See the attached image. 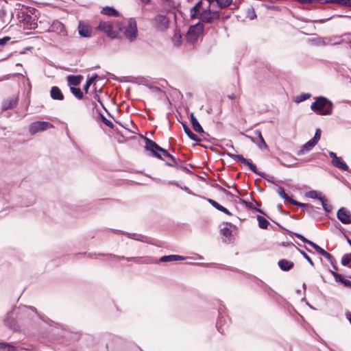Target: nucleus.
Returning a JSON list of instances; mask_svg holds the SVG:
<instances>
[{
    "mask_svg": "<svg viewBox=\"0 0 351 351\" xmlns=\"http://www.w3.org/2000/svg\"><path fill=\"white\" fill-rule=\"evenodd\" d=\"M333 103L324 96L315 97V101L311 105V109L321 116L330 115L333 110Z\"/></svg>",
    "mask_w": 351,
    "mask_h": 351,
    "instance_id": "obj_1",
    "label": "nucleus"
},
{
    "mask_svg": "<svg viewBox=\"0 0 351 351\" xmlns=\"http://www.w3.org/2000/svg\"><path fill=\"white\" fill-rule=\"evenodd\" d=\"M225 154H227L230 158H232L234 161L241 162L243 165L247 166L253 173L260 176L262 178L265 179V180L271 183H274V178L272 176H269L264 172L259 171L256 166L254 165L251 160L244 158L242 155L234 154L230 152H226Z\"/></svg>",
    "mask_w": 351,
    "mask_h": 351,
    "instance_id": "obj_2",
    "label": "nucleus"
},
{
    "mask_svg": "<svg viewBox=\"0 0 351 351\" xmlns=\"http://www.w3.org/2000/svg\"><path fill=\"white\" fill-rule=\"evenodd\" d=\"M15 13L19 21L23 23V28L27 29H35L38 27L36 16L29 14L26 8H15Z\"/></svg>",
    "mask_w": 351,
    "mask_h": 351,
    "instance_id": "obj_3",
    "label": "nucleus"
},
{
    "mask_svg": "<svg viewBox=\"0 0 351 351\" xmlns=\"http://www.w3.org/2000/svg\"><path fill=\"white\" fill-rule=\"evenodd\" d=\"M145 141V149L150 153L152 156L163 160L162 154H168V150L159 146L155 141L146 136H141Z\"/></svg>",
    "mask_w": 351,
    "mask_h": 351,
    "instance_id": "obj_4",
    "label": "nucleus"
},
{
    "mask_svg": "<svg viewBox=\"0 0 351 351\" xmlns=\"http://www.w3.org/2000/svg\"><path fill=\"white\" fill-rule=\"evenodd\" d=\"M119 29L124 32V35L130 41H134L138 35L136 21L134 18H130L128 26L125 27L122 25H119Z\"/></svg>",
    "mask_w": 351,
    "mask_h": 351,
    "instance_id": "obj_5",
    "label": "nucleus"
},
{
    "mask_svg": "<svg viewBox=\"0 0 351 351\" xmlns=\"http://www.w3.org/2000/svg\"><path fill=\"white\" fill-rule=\"evenodd\" d=\"M163 156L171 160V161L165 162V165L167 166L175 167L177 169H180L189 175L193 173L192 171L187 167V165L190 166L191 167H193V166L191 164H186L183 160L176 158L169 152L167 154H165Z\"/></svg>",
    "mask_w": 351,
    "mask_h": 351,
    "instance_id": "obj_6",
    "label": "nucleus"
},
{
    "mask_svg": "<svg viewBox=\"0 0 351 351\" xmlns=\"http://www.w3.org/2000/svg\"><path fill=\"white\" fill-rule=\"evenodd\" d=\"M226 308L224 306L221 305L218 308V319L216 322V328L217 330L223 334L224 332L223 326L228 324L229 319L226 316Z\"/></svg>",
    "mask_w": 351,
    "mask_h": 351,
    "instance_id": "obj_7",
    "label": "nucleus"
},
{
    "mask_svg": "<svg viewBox=\"0 0 351 351\" xmlns=\"http://www.w3.org/2000/svg\"><path fill=\"white\" fill-rule=\"evenodd\" d=\"M99 255L101 256H108L112 257L113 258L120 261V260H126L128 261H134L137 264H150L153 262L151 261V258H142V257H125L123 256H117L113 254H99Z\"/></svg>",
    "mask_w": 351,
    "mask_h": 351,
    "instance_id": "obj_8",
    "label": "nucleus"
},
{
    "mask_svg": "<svg viewBox=\"0 0 351 351\" xmlns=\"http://www.w3.org/2000/svg\"><path fill=\"white\" fill-rule=\"evenodd\" d=\"M53 128V125L48 121H35L32 123L29 127V132L31 134H35L39 132L47 130Z\"/></svg>",
    "mask_w": 351,
    "mask_h": 351,
    "instance_id": "obj_9",
    "label": "nucleus"
},
{
    "mask_svg": "<svg viewBox=\"0 0 351 351\" xmlns=\"http://www.w3.org/2000/svg\"><path fill=\"white\" fill-rule=\"evenodd\" d=\"M97 29L112 39L117 38L118 36V33L113 30L112 25L108 22L100 21Z\"/></svg>",
    "mask_w": 351,
    "mask_h": 351,
    "instance_id": "obj_10",
    "label": "nucleus"
},
{
    "mask_svg": "<svg viewBox=\"0 0 351 351\" xmlns=\"http://www.w3.org/2000/svg\"><path fill=\"white\" fill-rule=\"evenodd\" d=\"M337 217L343 224L351 223L350 212L344 207H341L337 210Z\"/></svg>",
    "mask_w": 351,
    "mask_h": 351,
    "instance_id": "obj_11",
    "label": "nucleus"
},
{
    "mask_svg": "<svg viewBox=\"0 0 351 351\" xmlns=\"http://www.w3.org/2000/svg\"><path fill=\"white\" fill-rule=\"evenodd\" d=\"M48 32H56L60 35L64 36L67 35L64 24L58 20H55L53 21L52 24L48 29Z\"/></svg>",
    "mask_w": 351,
    "mask_h": 351,
    "instance_id": "obj_12",
    "label": "nucleus"
},
{
    "mask_svg": "<svg viewBox=\"0 0 351 351\" xmlns=\"http://www.w3.org/2000/svg\"><path fill=\"white\" fill-rule=\"evenodd\" d=\"M154 21L156 27L159 30H165L168 27L169 20L165 15L156 16Z\"/></svg>",
    "mask_w": 351,
    "mask_h": 351,
    "instance_id": "obj_13",
    "label": "nucleus"
},
{
    "mask_svg": "<svg viewBox=\"0 0 351 351\" xmlns=\"http://www.w3.org/2000/svg\"><path fill=\"white\" fill-rule=\"evenodd\" d=\"M204 30V25L202 22H198L195 25H191L188 31V34L190 36L197 38Z\"/></svg>",
    "mask_w": 351,
    "mask_h": 351,
    "instance_id": "obj_14",
    "label": "nucleus"
},
{
    "mask_svg": "<svg viewBox=\"0 0 351 351\" xmlns=\"http://www.w3.org/2000/svg\"><path fill=\"white\" fill-rule=\"evenodd\" d=\"M32 310L33 312H34L36 314H37L36 308L32 306H19L17 309V315L18 317L20 319H23L28 317L29 315V311Z\"/></svg>",
    "mask_w": 351,
    "mask_h": 351,
    "instance_id": "obj_15",
    "label": "nucleus"
},
{
    "mask_svg": "<svg viewBox=\"0 0 351 351\" xmlns=\"http://www.w3.org/2000/svg\"><path fill=\"white\" fill-rule=\"evenodd\" d=\"M17 104L18 97L13 96L3 101L1 108L3 110L13 109L16 106Z\"/></svg>",
    "mask_w": 351,
    "mask_h": 351,
    "instance_id": "obj_16",
    "label": "nucleus"
},
{
    "mask_svg": "<svg viewBox=\"0 0 351 351\" xmlns=\"http://www.w3.org/2000/svg\"><path fill=\"white\" fill-rule=\"evenodd\" d=\"M190 119H191L192 128L196 132L199 133V134L204 133V134H205V135L209 136V134L208 133L204 132L202 125L199 124V121L195 117L193 112H191L190 114Z\"/></svg>",
    "mask_w": 351,
    "mask_h": 351,
    "instance_id": "obj_17",
    "label": "nucleus"
},
{
    "mask_svg": "<svg viewBox=\"0 0 351 351\" xmlns=\"http://www.w3.org/2000/svg\"><path fill=\"white\" fill-rule=\"evenodd\" d=\"M3 321L5 324L12 330L15 331H18L20 330V326L18 324V321L15 318L9 316V313L8 314V316L4 319Z\"/></svg>",
    "mask_w": 351,
    "mask_h": 351,
    "instance_id": "obj_18",
    "label": "nucleus"
},
{
    "mask_svg": "<svg viewBox=\"0 0 351 351\" xmlns=\"http://www.w3.org/2000/svg\"><path fill=\"white\" fill-rule=\"evenodd\" d=\"M279 268L283 271H289L294 267L293 262L282 258L278 262Z\"/></svg>",
    "mask_w": 351,
    "mask_h": 351,
    "instance_id": "obj_19",
    "label": "nucleus"
},
{
    "mask_svg": "<svg viewBox=\"0 0 351 351\" xmlns=\"http://www.w3.org/2000/svg\"><path fill=\"white\" fill-rule=\"evenodd\" d=\"M210 5H208L207 9L203 10L199 14L200 22L204 23H208V24H210L213 22V21L212 19V16L210 14Z\"/></svg>",
    "mask_w": 351,
    "mask_h": 351,
    "instance_id": "obj_20",
    "label": "nucleus"
},
{
    "mask_svg": "<svg viewBox=\"0 0 351 351\" xmlns=\"http://www.w3.org/2000/svg\"><path fill=\"white\" fill-rule=\"evenodd\" d=\"M50 96L53 100L62 101L64 99V95L59 87L54 86L50 90Z\"/></svg>",
    "mask_w": 351,
    "mask_h": 351,
    "instance_id": "obj_21",
    "label": "nucleus"
},
{
    "mask_svg": "<svg viewBox=\"0 0 351 351\" xmlns=\"http://www.w3.org/2000/svg\"><path fill=\"white\" fill-rule=\"evenodd\" d=\"M186 258H187L185 256L176 255V254H171V255H167V256H163L160 257L159 258L158 261L167 263V262H171V261H184Z\"/></svg>",
    "mask_w": 351,
    "mask_h": 351,
    "instance_id": "obj_22",
    "label": "nucleus"
},
{
    "mask_svg": "<svg viewBox=\"0 0 351 351\" xmlns=\"http://www.w3.org/2000/svg\"><path fill=\"white\" fill-rule=\"evenodd\" d=\"M83 77L81 75H69L67 76V82L70 86H77L80 84Z\"/></svg>",
    "mask_w": 351,
    "mask_h": 351,
    "instance_id": "obj_23",
    "label": "nucleus"
},
{
    "mask_svg": "<svg viewBox=\"0 0 351 351\" xmlns=\"http://www.w3.org/2000/svg\"><path fill=\"white\" fill-rule=\"evenodd\" d=\"M78 32L79 34L84 38H88L90 36V30L89 26L80 22L78 25Z\"/></svg>",
    "mask_w": 351,
    "mask_h": 351,
    "instance_id": "obj_24",
    "label": "nucleus"
},
{
    "mask_svg": "<svg viewBox=\"0 0 351 351\" xmlns=\"http://www.w3.org/2000/svg\"><path fill=\"white\" fill-rule=\"evenodd\" d=\"M16 14L14 12H11L10 16H8L7 11L2 8L0 10V21L2 23L3 25L8 24L11 20V18L14 16V14Z\"/></svg>",
    "mask_w": 351,
    "mask_h": 351,
    "instance_id": "obj_25",
    "label": "nucleus"
},
{
    "mask_svg": "<svg viewBox=\"0 0 351 351\" xmlns=\"http://www.w3.org/2000/svg\"><path fill=\"white\" fill-rule=\"evenodd\" d=\"M316 143L313 142L311 139L304 144L300 150L297 152V154L298 156H302L304 154L305 152H308L313 149L315 146Z\"/></svg>",
    "mask_w": 351,
    "mask_h": 351,
    "instance_id": "obj_26",
    "label": "nucleus"
},
{
    "mask_svg": "<svg viewBox=\"0 0 351 351\" xmlns=\"http://www.w3.org/2000/svg\"><path fill=\"white\" fill-rule=\"evenodd\" d=\"M183 130L187 136L192 141L195 142H199L201 141L200 138L198 137L196 134H195L190 128L186 125V123H182Z\"/></svg>",
    "mask_w": 351,
    "mask_h": 351,
    "instance_id": "obj_27",
    "label": "nucleus"
},
{
    "mask_svg": "<svg viewBox=\"0 0 351 351\" xmlns=\"http://www.w3.org/2000/svg\"><path fill=\"white\" fill-rule=\"evenodd\" d=\"M202 1H199L193 7L191 8L190 10V17L191 19H195L197 17L198 15H199L200 12V8L202 6Z\"/></svg>",
    "mask_w": 351,
    "mask_h": 351,
    "instance_id": "obj_28",
    "label": "nucleus"
},
{
    "mask_svg": "<svg viewBox=\"0 0 351 351\" xmlns=\"http://www.w3.org/2000/svg\"><path fill=\"white\" fill-rule=\"evenodd\" d=\"M101 13L109 16H119V12L112 6H106L102 8Z\"/></svg>",
    "mask_w": 351,
    "mask_h": 351,
    "instance_id": "obj_29",
    "label": "nucleus"
},
{
    "mask_svg": "<svg viewBox=\"0 0 351 351\" xmlns=\"http://www.w3.org/2000/svg\"><path fill=\"white\" fill-rule=\"evenodd\" d=\"M256 219L260 228L267 229L268 228L269 222L267 219L261 215H257Z\"/></svg>",
    "mask_w": 351,
    "mask_h": 351,
    "instance_id": "obj_30",
    "label": "nucleus"
},
{
    "mask_svg": "<svg viewBox=\"0 0 351 351\" xmlns=\"http://www.w3.org/2000/svg\"><path fill=\"white\" fill-rule=\"evenodd\" d=\"M305 196L308 198L317 199L319 200H320L324 197L320 192H318L315 190L306 192L305 193Z\"/></svg>",
    "mask_w": 351,
    "mask_h": 351,
    "instance_id": "obj_31",
    "label": "nucleus"
},
{
    "mask_svg": "<svg viewBox=\"0 0 351 351\" xmlns=\"http://www.w3.org/2000/svg\"><path fill=\"white\" fill-rule=\"evenodd\" d=\"M70 91L77 99H83L84 93L80 88L70 86Z\"/></svg>",
    "mask_w": 351,
    "mask_h": 351,
    "instance_id": "obj_32",
    "label": "nucleus"
},
{
    "mask_svg": "<svg viewBox=\"0 0 351 351\" xmlns=\"http://www.w3.org/2000/svg\"><path fill=\"white\" fill-rule=\"evenodd\" d=\"M285 161H283L282 160H280V162L282 165L285 167H291L293 164L288 163L291 162L293 161L297 160V158L292 156L291 154H287V156H285Z\"/></svg>",
    "mask_w": 351,
    "mask_h": 351,
    "instance_id": "obj_33",
    "label": "nucleus"
},
{
    "mask_svg": "<svg viewBox=\"0 0 351 351\" xmlns=\"http://www.w3.org/2000/svg\"><path fill=\"white\" fill-rule=\"evenodd\" d=\"M122 234L127 236L130 239H132L134 240L145 242L146 239L144 236L142 235H136L135 233H129L127 232H122Z\"/></svg>",
    "mask_w": 351,
    "mask_h": 351,
    "instance_id": "obj_34",
    "label": "nucleus"
},
{
    "mask_svg": "<svg viewBox=\"0 0 351 351\" xmlns=\"http://www.w3.org/2000/svg\"><path fill=\"white\" fill-rule=\"evenodd\" d=\"M343 266H347L351 268V253L345 254L341 260Z\"/></svg>",
    "mask_w": 351,
    "mask_h": 351,
    "instance_id": "obj_35",
    "label": "nucleus"
},
{
    "mask_svg": "<svg viewBox=\"0 0 351 351\" xmlns=\"http://www.w3.org/2000/svg\"><path fill=\"white\" fill-rule=\"evenodd\" d=\"M311 97V94L308 93H302L300 95L296 96L294 98V101L295 103H300L306 101Z\"/></svg>",
    "mask_w": 351,
    "mask_h": 351,
    "instance_id": "obj_36",
    "label": "nucleus"
},
{
    "mask_svg": "<svg viewBox=\"0 0 351 351\" xmlns=\"http://www.w3.org/2000/svg\"><path fill=\"white\" fill-rule=\"evenodd\" d=\"M247 138H249L253 143H255L256 144V145L261 149H266L267 148V143H265V140L263 138H261V140H258L257 142H256L254 141V137H252V136H246Z\"/></svg>",
    "mask_w": 351,
    "mask_h": 351,
    "instance_id": "obj_37",
    "label": "nucleus"
},
{
    "mask_svg": "<svg viewBox=\"0 0 351 351\" xmlns=\"http://www.w3.org/2000/svg\"><path fill=\"white\" fill-rule=\"evenodd\" d=\"M0 351H19V350L10 344L0 343Z\"/></svg>",
    "mask_w": 351,
    "mask_h": 351,
    "instance_id": "obj_38",
    "label": "nucleus"
},
{
    "mask_svg": "<svg viewBox=\"0 0 351 351\" xmlns=\"http://www.w3.org/2000/svg\"><path fill=\"white\" fill-rule=\"evenodd\" d=\"M319 201L321 202V204L324 211L327 213H330L332 207L330 204L327 203V199H326L325 196H324Z\"/></svg>",
    "mask_w": 351,
    "mask_h": 351,
    "instance_id": "obj_39",
    "label": "nucleus"
},
{
    "mask_svg": "<svg viewBox=\"0 0 351 351\" xmlns=\"http://www.w3.org/2000/svg\"><path fill=\"white\" fill-rule=\"evenodd\" d=\"M97 77L98 75L97 74H94L91 77L87 79L86 82L84 86V90L86 93H88L89 87Z\"/></svg>",
    "mask_w": 351,
    "mask_h": 351,
    "instance_id": "obj_40",
    "label": "nucleus"
},
{
    "mask_svg": "<svg viewBox=\"0 0 351 351\" xmlns=\"http://www.w3.org/2000/svg\"><path fill=\"white\" fill-rule=\"evenodd\" d=\"M277 192L278 195L284 199L285 201H287L290 203V201L293 199V198L290 197L285 192L284 189L282 186H278L277 189Z\"/></svg>",
    "mask_w": 351,
    "mask_h": 351,
    "instance_id": "obj_41",
    "label": "nucleus"
},
{
    "mask_svg": "<svg viewBox=\"0 0 351 351\" xmlns=\"http://www.w3.org/2000/svg\"><path fill=\"white\" fill-rule=\"evenodd\" d=\"M211 186L213 188H215V189L221 191L222 193H223L227 196L233 197V195H232V193L231 192H230L229 191L226 190V189H224L223 187H222L221 186H220L217 183H213V184H211Z\"/></svg>",
    "mask_w": 351,
    "mask_h": 351,
    "instance_id": "obj_42",
    "label": "nucleus"
},
{
    "mask_svg": "<svg viewBox=\"0 0 351 351\" xmlns=\"http://www.w3.org/2000/svg\"><path fill=\"white\" fill-rule=\"evenodd\" d=\"M328 271L333 276V277L335 278L336 282H340L341 284L343 283V282L345 278L343 277V276L341 274L337 273L335 271L330 269H328Z\"/></svg>",
    "mask_w": 351,
    "mask_h": 351,
    "instance_id": "obj_43",
    "label": "nucleus"
},
{
    "mask_svg": "<svg viewBox=\"0 0 351 351\" xmlns=\"http://www.w3.org/2000/svg\"><path fill=\"white\" fill-rule=\"evenodd\" d=\"M290 204H291L292 205H294V206H296L300 208H302L304 210H305L306 211L307 210L308 208L309 207L310 205L307 204H304V203H302V202H298L295 199H291V201H290Z\"/></svg>",
    "mask_w": 351,
    "mask_h": 351,
    "instance_id": "obj_44",
    "label": "nucleus"
},
{
    "mask_svg": "<svg viewBox=\"0 0 351 351\" xmlns=\"http://www.w3.org/2000/svg\"><path fill=\"white\" fill-rule=\"evenodd\" d=\"M319 208H315V206L310 205L308 208L306 213L313 218H315L318 215V213L317 211V209Z\"/></svg>",
    "mask_w": 351,
    "mask_h": 351,
    "instance_id": "obj_45",
    "label": "nucleus"
},
{
    "mask_svg": "<svg viewBox=\"0 0 351 351\" xmlns=\"http://www.w3.org/2000/svg\"><path fill=\"white\" fill-rule=\"evenodd\" d=\"M297 250L300 252V254L308 261V263L311 265L314 266V263L311 258V257L302 250L295 247Z\"/></svg>",
    "mask_w": 351,
    "mask_h": 351,
    "instance_id": "obj_46",
    "label": "nucleus"
},
{
    "mask_svg": "<svg viewBox=\"0 0 351 351\" xmlns=\"http://www.w3.org/2000/svg\"><path fill=\"white\" fill-rule=\"evenodd\" d=\"M317 253L325 257L329 262H332V261L333 260L334 257L330 253H328L322 247L320 250H319V252Z\"/></svg>",
    "mask_w": 351,
    "mask_h": 351,
    "instance_id": "obj_47",
    "label": "nucleus"
},
{
    "mask_svg": "<svg viewBox=\"0 0 351 351\" xmlns=\"http://www.w3.org/2000/svg\"><path fill=\"white\" fill-rule=\"evenodd\" d=\"M198 197L206 199L212 206H213L217 210L219 209L220 204L219 203H217L216 201H215L214 199H210V198H206V197H202L201 195H198Z\"/></svg>",
    "mask_w": 351,
    "mask_h": 351,
    "instance_id": "obj_48",
    "label": "nucleus"
},
{
    "mask_svg": "<svg viewBox=\"0 0 351 351\" xmlns=\"http://www.w3.org/2000/svg\"><path fill=\"white\" fill-rule=\"evenodd\" d=\"M99 117H100V119H101V121L106 125H107L108 127H109L111 129L114 128V124L110 121L107 119L104 114L99 113Z\"/></svg>",
    "mask_w": 351,
    "mask_h": 351,
    "instance_id": "obj_49",
    "label": "nucleus"
},
{
    "mask_svg": "<svg viewBox=\"0 0 351 351\" xmlns=\"http://www.w3.org/2000/svg\"><path fill=\"white\" fill-rule=\"evenodd\" d=\"M41 319L51 326L62 327V326L60 324H58V323L52 321L51 319H50L49 318H48L47 317H42Z\"/></svg>",
    "mask_w": 351,
    "mask_h": 351,
    "instance_id": "obj_50",
    "label": "nucleus"
},
{
    "mask_svg": "<svg viewBox=\"0 0 351 351\" xmlns=\"http://www.w3.org/2000/svg\"><path fill=\"white\" fill-rule=\"evenodd\" d=\"M256 17V14L254 8H249L247 11V18L250 20H254Z\"/></svg>",
    "mask_w": 351,
    "mask_h": 351,
    "instance_id": "obj_51",
    "label": "nucleus"
},
{
    "mask_svg": "<svg viewBox=\"0 0 351 351\" xmlns=\"http://www.w3.org/2000/svg\"><path fill=\"white\" fill-rule=\"evenodd\" d=\"M321 133L322 131L319 128L316 129L314 136L311 140L315 142L316 144L317 143L318 141L320 139L321 137Z\"/></svg>",
    "mask_w": 351,
    "mask_h": 351,
    "instance_id": "obj_52",
    "label": "nucleus"
},
{
    "mask_svg": "<svg viewBox=\"0 0 351 351\" xmlns=\"http://www.w3.org/2000/svg\"><path fill=\"white\" fill-rule=\"evenodd\" d=\"M240 201L242 204H243L246 206V208L247 209L253 210L254 208H255L254 205L252 202L247 201L245 199H240Z\"/></svg>",
    "mask_w": 351,
    "mask_h": 351,
    "instance_id": "obj_53",
    "label": "nucleus"
},
{
    "mask_svg": "<svg viewBox=\"0 0 351 351\" xmlns=\"http://www.w3.org/2000/svg\"><path fill=\"white\" fill-rule=\"evenodd\" d=\"M210 14L211 15L212 19H213V21H215V20H218L220 18V13H219V11L212 10L210 8Z\"/></svg>",
    "mask_w": 351,
    "mask_h": 351,
    "instance_id": "obj_54",
    "label": "nucleus"
},
{
    "mask_svg": "<svg viewBox=\"0 0 351 351\" xmlns=\"http://www.w3.org/2000/svg\"><path fill=\"white\" fill-rule=\"evenodd\" d=\"M221 234L226 237H230L232 234V230H230V228H228V227L223 228L221 230Z\"/></svg>",
    "mask_w": 351,
    "mask_h": 351,
    "instance_id": "obj_55",
    "label": "nucleus"
},
{
    "mask_svg": "<svg viewBox=\"0 0 351 351\" xmlns=\"http://www.w3.org/2000/svg\"><path fill=\"white\" fill-rule=\"evenodd\" d=\"M306 244L309 245L311 247H312L317 252H319V250L321 249V247L316 244L315 243L313 242L311 240H308V241L306 243Z\"/></svg>",
    "mask_w": 351,
    "mask_h": 351,
    "instance_id": "obj_56",
    "label": "nucleus"
},
{
    "mask_svg": "<svg viewBox=\"0 0 351 351\" xmlns=\"http://www.w3.org/2000/svg\"><path fill=\"white\" fill-rule=\"evenodd\" d=\"M337 168L339 169H341L343 171H348V172H350V171L351 172V171L349 169V167L347 165V164L346 162H344L343 160L341 162V163H339V165L338 166Z\"/></svg>",
    "mask_w": 351,
    "mask_h": 351,
    "instance_id": "obj_57",
    "label": "nucleus"
},
{
    "mask_svg": "<svg viewBox=\"0 0 351 351\" xmlns=\"http://www.w3.org/2000/svg\"><path fill=\"white\" fill-rule=\"evenodd\" d=\"M289 233L291 234H293L297 238H298L299 239H300L303 243H306L307 241H308V239H306V237H304L302 234H299V233H293L292 232H290L289 231Z\"/></svg>",
    "mask_w": 351,
    "mask_h": 351,
    "instance_id": "obj_58",
    "label": "nucleus"
},
{
    "mask_svg": "<svg viewBox=\"0 0 351 351\" xmlns=\"http://www.w3.org/2000/svg\"><path fill=\"white\" fill-rule=\"evenodd\" d=\"M341 161H342L341 158L337 156L335 158L332 160L331 163H332V166L337 168L338 166L339 165V163H341Z\"/></svg>",
    "mask_w": 351,
    "mask_h": 351,
    "instance_id": "obj_59",
    "label": "nucleus"
},
{
    "mask_svg": "<svg viewBox=\"0 0 351 351\" xmlns=\"http://www.w3.org/2000/svg\"><path fill=\"white\" fill-rule=\"evenodd\" d=\"M221 143H222L223 145H225L226 147H230L232 149L234 150V145L232 143V141H230V140H228V141L222 140L221 141Z\"/></svg>",
    "mask_w": 351,
    "mask_h": 351,
    "instance_id": "obj_60",
    "label": "nucleus"
},
{
    "mask_svg": "<svg viewBox=\"0 0 351 351\" xmlns=\"http://www.w3.org/2000/svg\"><path fill=\"white\" fill-rule=\"evenodd\" d=\"M81 335L79 332L70 333V338L73 341H78L80 339Z\"/></svg>",
    "mask_w": 351,
    "mask_h": 351,
    "instance_id": "obj_61",
    "label": "nucleus"
},
{
    "mask_svg": "<svg viewBox=\"0 0 351 351\" xmlns=\"http://www.w3.org/2000/svg\"><path fill=\"white\" fill-rule=\"evenodd\" d=\"M10 39L11 38L10 36H4L3 38H0V46H3L5 43L10 40Z\"/></svg>",
    "mask_w": 351,
    "mask_h": 351,
    "instance_id": "obj_62",
    "label": "nucleus"
},
{
    "mask_svg": "<svg viewBox=\"0 0 351 351\" xmlns=\"http://www.w3.org/2000/svg\"><path fill=\"white\" fill-rule=\"evenodd\" d=\"M218 210H219V211H221V212H222V213H225V214H226L228 215H230V216L232 215V214L226 208L223 207L221 205H220Z\"/></svg>",
    "mask_w": 351,
    "mask_h": 351,
    "instance_id": "obj_63",
    "label": "nucleus"
},
{
    "mask_svg": "<svg viewBox=\"0 0 351 351\" xmlns=\"http://www.w3.org/2000/svg\"><path fill=\"white\" fill-rule=\"evenodd\" d=\"M218 210H219V211H221V212H222V213H225V214H226L228 215H230V216L232 215V214L226 208L223 207L221 205H220Z\"/></svg>",
    "mask_w": 351,
    "mask_h": 351,
    "instance_id": "obj_64",
    "label": "nucleus"
}]
</instances>
